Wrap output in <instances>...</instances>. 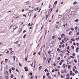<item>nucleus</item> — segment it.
I'll use <instances>...</instances> for the list:
<instances>
[{
	"instance_id": "1",
	"label": "nucleus",
	"mask_w": 79,
	"mask_h": 79,
	"mask_svg": "<svg viewBox=\"0 0 79 79\" xmlns=\"http://www.w3.org/2000/svg\"><path fill=\"white\" fill-rule=\"evenodd\" d=\"M71 14L69 15H67L66 18L67 19H69L71 18Z\"/></svg>"
},
{
	"instance_id": "2",
	"label": "nucleus",
	"mask_w": 79,
	"mask_h": 79,
	"mask_svg": "<svg viewBox=\"0 0 79 79\" xmlns=\"http://www.w3.org/2000/svg\"><path fill=\"white\" fill-rule=\"evenodd\" d=\"M29 12L28 13V15L29 16H30L31 15V12H32L33 11V10H29Z\"/></svg>"
},
{
	"instance_id": "3",
	"label": "nucleus",
	"mask_w": 79,
	"mask_h": 79,
	"mask_svg": "<svg viewBox=\"0 0 79 79\" xmlns=\"http://www.w3.org/2000/svg\"><path fill=\"white\" fill-rule=\"evenodd\" d=\"M18 27L16 25H15L13 26V29L15 30Z\"/></svg>"
},
{
	"instance_id": "4",
	"label": "nucleus",
	"mask_w": 79,
	"mask_h": 79,
	"mask_svg": "<svg viewBox=\"0 0 79 79\" xmlns=\"http://www.w3.org/2000/svg\"><path fill=\"white\" fill-rule=\"evenodd\" d=\"M19 41H17V42H14V44H18L19 47H20V45H21L20 44H18V43L19 42Z\"/></svg>"
},
{
	"instance_id": "5",
	"label": "nucleus",
	"mask_w": 79,
	"mask_h": 79,
	"mask_svg": "<svg viewBox=\"0 0 79 79\" xmlns=\"http://www.w3.org/2000/svg\"><path fill=\"white\" fill-rule=\"evenodd\" d=\"M50 56L52 58H53V57H54V54H53V53L51 54Z\"/></svg>"
},
{
	"instance_id": "6",
	"label": "nucleus",
	"mask_w": 79,
	"mask_h": 79,
	"mask_svg": "<svg viewBox=\"0 0 79 79\" xmlns=\"http://www.w3.org/2000/svg\"><path fill=\"white\" fill-rule=\"evenodd\" d=\"M24 68L25 69V71H28V69H27V67H24Z\"/></svg>"
},
{
	"instance_id": "7",
	"label": "nucleus",
	"mask_w": 79,
	"mask_h": 79,
	"mask_svg": "<svg viewBox=\"0 0 79 79\" xmlns=\"http://www.w3.org/2000/svg\"><path fill=\"white\" fill-rule=\"evenodd\" d=\"M25 5H28L29 3V2H25Z\"/></svg>"
},
{
	"instance_id": "8",
	"label": "nucleus",
	"mask_w": 79,
	"mask_h": 79,
	"mask_svg": "<svg viewBox=\"0 0 79 79\" xmlns=\"http://www.w3.org/2000/svg\"><path fill=\"white\" fill-rule=\"evenodd\" d=\"M78 50H79V48H77L76 49V52H78Z\"/></svg>"
},
{
	"instance_id": "9",
	"label": "nucleus",
	"mask_w": 79,
	"mask_h": 79,
	"mask_svg": "<svg viewBox=\"0 0 79 79\" xmlns=\"http://www.w3.org/2000/svg\"><path fill=\"white\" fill-rule=\"evenodd\" d=\"M64 35H65L64 34H62L61 35V37H62V38H63V37H64Z\"/></svg>"
},
{
	"instance_id": "10",
	"label": "nucleus",
	"mask_w": 79,
	"mask_h": 79,
	"mask_svg": "<svg viewBox=\"0 0 79 79\" xmlns=\"http://www.w3.org/2000/svg\"><path fill=\"white\" fill-rule=\"evenodd\" d=\"M61 52V53H65L66 52V50L62 51Z\"/></svg>"
},
{
	"instance_id": "11",
	"label": "nucleus",
	"mask_w": 79,
	"mask_h": 79,
	"mask_svg": "<svg viewBox=\"0 0 79 79\" xmlns=\"http://www.w3.org/2000/svg\"><path fill=\"white\" fill-rule=\"evenodd\" d=\"M61 73L62 74H63V73H64V70H62L61 71Z\"/></svg>"
},
{
	"instance_id": "12",
	"label": "nucleus",
	"mask_w": 79,
	"mask_h": 79,
	"mask_svg": "<svg viewBox=\"0 0 79 79\" xmlns=\"http://www.w3.org/2000/svg\"><path fill=\"white\" fill-rule=\"evenodd\" d=\"M9 72L10 74H11V69H9Z\"/></svg>"
},
{
	"instance_id": "13",
	"label": "nucleus",
	"mask_w": 79,
	"mask_h": 79,
	"mask_svg": "<svg viewBox=\"0 0 79 79\" xmlns=\"http://www.w3.org/2000/svg\"><path fill=\"white\" fill-rule=\"evenodd\" d=\"M72 74H73V72H72L71 71H70V74L71 75H72Z\"/></svg>"
},
{
	"instance_id": "14",
	"label": "nucleus",
	"mask_w": 79,
	"mask_h": 79,
	"mask_svg": "<svg viewBox=\"0 0 79 79\" xmlns=\"http://www.w3.org/2000/svg\"><path fill=\"white\" fill-rule=\"evenodd\" d=\"M71 48H72V49H73V50H74V47L73 46V45H72L71 46Z\"/></svg>"
},
{
	"instance_id": "15",
	"label": "nucleus",
	"mask_w": 79,
	"mask_h": 79,
	"mask_svg": "<svg viewBox=\"0 0 79 79\" xmlns=\"http://www.w3.org/2000/svg\"><path fill=\"white\" fill-rule=\"evenodd\" d=\"M27 35L26 34H25L23 36V38H26V36H27Z\"/></svg>"
},
{
	"instance_id": "16",
	"label": "nucleus",
	"mask_w": 79,
	"mask_h": 79,
	"mask_svg": "<svg viewBox=\"0 0 79 79\" xmlns=\"http://www.w3.org/2000/svg\"><path fill=\"white\" fill-rule=\"evenodd\" d=\"M64 40L65 41V42H66V38L64 37Z\"/></svg>"
},
{
	"instance_id": "17",
	"label": "nucleus",
	"mask_w": 79,
	"mask_h": 79,
	"mask_svg": "<svg viewBox=\"0 0 79 79\" xmlns=\"http://www.w3.org/2000/svg\"><path fill=\"white\" fill-rule=\"evenodd\" d=\"M71 40L72 41H73V42H74V41H75V40L73 38L71 39Z\"/></svg>"
},
{
	"instance_id": "18",
	"label": "nucleus",
	"mask_w": 79,
	"mask_h": 79,
	"mask_svg": "<svg viewBox=\"0 0 79 79\" xmlns=\"http://www.w3.org/2000/svg\"><path fill=\"white\" fill-rule=\"evenodd\" d=\"M50 10H51L50 13H51V12H52V10H53V8H50Z\"/></svg>"
},
{
	"instance_id": "19",
	"label": "nucleus",
	"mask_w": 79,
	"mask_h": 79,
	"mask_svg": "<svg viewBox=\"0 0 79 79\" xmlns=\"http://www.w3.org/2000/svg\"><path fill=\"white\" fill-rule=\"evenodd\" d=\"M40 0H37L36 2L37 3H39V2H40Z\"/></svg>"
},
{
	"instance_id": "20",
	"label": "nucleus",
	"mask_w": 79,
	"mask_h": 79,
	"mask_svg": "<svg viewBox=\"0 0 79 79\" xmlns=\"http://www.w3.org/2000/svg\"><path fill=\"white\" fill-rule=\"evenodd\" d=\"M71 33H72V31H70L69 33V35H71Z\"/></svg>"
},
{
	"instance_id": "21",
	"label": "nucleus",
	"mask_w": 79,
	"mask_h": 79,
	"mask_svg": "<svg viewBox=\"0 0 79 79\" xmlns=\"http://www.w3.org/2000/svg\"><path fill=\"white\" fill-rule=\"evenodd\" d=\"M57 51H58V52H60V49H59V48H58L57 49Z\"/></svg>"
},
{
	"instance_id": "22",
	"label": "nucleus",
	"mask_w": 79,
	"mask_h": 79,
	"mask_svg": "<svg viewBox=\"0 0 79 79\" xmlns=\"http://www.w3.org/2000/svg\"><path fill=\"white\" fill-rule=\"evenodd\" d=\"M76 45H77V47H79V43H77Z\"/></svg>"
},
{
	"instance_id": "23",
	"label": "nucleus",
	"mask_w": 79,
	"mask_h": 79,
	"mask_svg": "<svg viewBox=\"0 0 79 79\" xmlns=\"http://www.w3.org/2000/svg\"><path fill=\"white\" fill-rule=\"evenodd\" d=\"M75 22H77L78 21H79V20L78 19H76L75 20Z\"/></svg>"
},
{
	"instance_id": "24",
	"label": "nucleus",
	"mask_w": 79,
	"mask_h": 79,
	"mask_svg": "<svg viewBox=\"0 0 79 79\" xmlns=\"http://www.w3.org/2000/svg\"><path fill=\"white\" fill-rule=\"evenodd\" d=\"M42 66H40L39 67V69L40 70L41 69H42Z\"/></svg>"
},
{
	"instance_id": "25",
	"label": "nucleus",
	"mask_w": 79,
	"mask_h": 79,
	"mask_svg": "<svg viewBox=\"0 0 79 79\" xmlns=\"http://www.w3.org/2000/svg\"><path fill=\"white\" fill-rule=\"evenodd\" d=\"M77 4V2H75L73 3V5H76V4Z\"/></svg>"
},
{
	"instance_id": "26",
	"label": "nucleus",
	"mask_w": 79,
	"mask_h": 79,
	"mask_svg": "<svg viewBox=\"0 0 79 79\" xmlns=\"http://www.w3.org/2000/svg\"><path fill=\"white\" fill-rule=\"evenodd\" d=\"M11 69H12V70H13V71H14V70H15V68L14 67H12L11 68Z\"/></svg>"
},
{
	"instance_id": "27",
	"label": "nucleus",
	"mask_w": 79,
	"mask_h": 79,
	"mask_svg": "<svg viewBox=\"0 0 79 79\" xmlns=\"http://www.w3.org/2000/svg\"><path fill=\"white\" fill-rule=\"evenodd\" d=\"M13 58L14 60H15V59L16 58V56H13Z\"/></svg>"
},
{
	"instance_id": "28",
	"label": "nucleus",
	"mask_w": 79,
	"mask_h": 79,
	"mask_svg": "<svg viewBox=\"0 0 79 79\" xmlns=\"http://www.w3.org/2000/svg\"><path fill=\"white\" fill-rule=\"evenodd\" d=\"M10 77L11 78H13V77H14V76H13V75H11L10 76Z\"/></svg>"
},
{
	"instance_id": "29",
	"label": "nucleus",
	"mask_w": 79,
	"mask_h": 79,
	"mask_svg": "<svg viewBox=\"0 0 79 79\" xmlns=\"http://www.w3.org/2000/svg\"><path fill=\"white\" fill-rule=\"evenodd\" d=\"M49 75H50V73H47V76H49Z\"/></svg>"
},
{
	"instance_id": "30",
	"label": "nucleus",
	"mask_w": 79,
	"mask_h": 79,
	"mask_svg": "<svg viewBox=\"0 0 79 79\" xmlns=\"http://www.w3.org/2000/svg\"><path fill=\"white\" fill-rule=\"evenodd\" d=\"M71 68V65H69L68 66V69H69Z\"/></svg>"
},
{
	"instance_id": "31",
	"label": "nucleus",
	"mask_w": 79,
	"mask_h": 79,
	"mask_svg": "<svg viewBox=\"0 0 79 79\" xmlns=\"http://www.w3.org/2000/svg\"><path fill=\"white\" fill-rule=\"evenodd\" d=\"M29 75H30V76H32V73H29Z\"/></svg>"
},
{
	"instance_id": "32",
	"label": "nucleus",
	"mask_w": 79,
	"mask_h": 79,
	"mask_svg": "<svg viewBox=\"0 0 79 79\" xmlns=\"http://www.w3.org/2000/svg\"><path fill=\"white\" fill-rule=\"evenodd\" d=\"M70 29L72 30V31H74V28L73 27L71 28Z\"/></svg>"
},
{
	"instance_id": "33",
	"label": "nucleus",
	"mask_w": 79,
	"mask_h": 79,
	"mask_svg": "<svg viewBox=\"0 0 79 79\" xmlns=\"http://www.w3.org/2000/svg\"><path fill=\"white\" fill-rule=\"evenodd\" d=\"M69 46H68L67 48V50H69Z\"/></svg>"
},
{
	"instance_id": "34",
	"label": "nucleus",
	"mask_w": 79,
	"mask_h": 79,
	"mask_svg": "<svg viewBox=\"0 0 79 79\" xmlns=\"http://www.w3.org/2000/svg\"><path fill=\"white\" fill-rule=\"evenodd\" d=\"M57 3V1H56L55 2H54V5H56V4Z\"/></svg>"
},
{
	"instance_id": "35",
	"label": "nucleus",
	"mask_w": 79,
	"mask_h": 79,
	"mask_svg": "<svg viewBox=\"0 0 79 79\" xmlns=\"http://www.w3.org/2000/svg\"><path fill=\"white\" fill-rule=\"evenodd\" d=\"M73 45H74L75 46H76V43H75V42H74L73 43Z\"/></svg>"
},
{
	"instance_id": "36",
	"label": "nucleus",
	"mask_w": 79,
	"mask_h": 79,
	"mask_svg": "<svg viewBox=\"0 0 79 79\" xmlns=\"http://www.w3.org/2000/svg\"><path fill=\"white\" fill-rule=\"evenodd\" d=\"M60 60V57H59L57 58V60Z\"/></svg>"
},
{
	"instance_id": "37",
	"label": "nucleus",
	"mask_w": 79,
	"mask_h": 79,
	"mask_svg": "<svg viewBox=\"0 0 79 79\" xmlns=\"http://www.w3.org/2000/svg\"><path fill=\"white\" fill-rule=\"evenodd\" d=\"M72 55L73 56H75V53H73L72 54Z\"/></svg>"
},
{
	"instance_id": "38",
	"label": "nucleus",
	"mask_w": 79,
	"mask_h": 79,
	"mask_svg": "<svg viewBox=\"0 0 79 79\" xmlns=\"http://www.w3.org/2000/svg\"><path fill=\"white\" fill-rule=\"evenodd\" d=\"M62 47L63 48H64V44H63Z\"/></svg>"
},
{
	"instance_id": "39",
	"label": "nucleus",
	"mask_w": 79,
	"mask_h": 79,
	"mask_svg": "<svg viewBox=\"0 0 79 79\" xmlns=\"http://www.w3.org/2000/svg\"><path fill=\"white\" fill-rule=\"evenodd\" d=\"M10 50V51H12L13 50V49H12V48H11L9 49Z\"/></svg>"
},
{
	"instance_id": "40",
	"label": "nucleus",
	"mask_w": 79,
	"mask_h": 79,
	"mask_svg": "<svg viewBox=\"0 0 79 79\" xmlns=\"http://www.w3.org/2000/svg\"><path fill=\"white\" fill-rule=\"evenodd\" d=\"M75 30H77V27H76L75 28Z\"/></svg>"
},
{
	"instance_id": "41",
	"label": "nucleus",
	"mask_w": 79,
	"mask_h": 79,
	"mask_svg": "<svg viewBox=\"0 0 79 79\" xmlns=\"http://www.w3.org/2000/svg\"><path fill=\"white\" fill-rule=\"evenodd\" d=\"M74 62H75V63H77V60H74Z\"/></svg>"
},
{
	"instance_id": "42",
	"label": "nucleus",
	"mask_w": 79,
	"mask_h": 79,
	"mask_svg": "<svg viewBox=\"0 0 79 79\" xmlns=\"http://www.w3.org/2000/svg\"><path fill=\"white\" fill-rule=\"evenodd\" d=\"M36 16H37V15L35 14V15H34V18H35V17H36Z\"/></svg>"
},
{
	"instance_id": "43",
	"label": "nucleus",
	"mask_w": 79,
	"mask_h": 79,
	"mask_svg": "<svg viewBox=\"0 0 79 79\" xmlns=\"http://www.w3.org/2000/svg\"><path fill=\"white\" fill-rule=\"evenodd\" d=\"M58 39L59 40H61V38L60 37H59Z\"/></svg>"
},
{
	"instance_id": "44",
	"label": "nucleus",
	"mask_w": 79,
	"mask_h": 79,
	"mask_svg": "<svg viewBox=\"0 0 79 79\" xmlns=\"http://www.w3.org/2000/svg\"><path fill=\"white\" fill-rule=\"evenodd\" d=\"M66 52H68V53H70V52L68 50H67Z\"/></svg>"
},
{
	"instance_id": "45",
	"label": "nucleus",
	"mask_w": 79,
	"mask_h": 79,
	"mask_svg": "<svg viewBox=\"0 0 79 79\" xmlns=\"http://www.w3.org/2000/svg\"><path fill=\"white\" fill-rule=\"evenodd\" d=\"M75 73H78V71H77V70H76L75 71Z\"/></svg>"
},
{
	"instance_id": "46",
	"label": "nucleus",
	"mask_w": 79,
	"mask_h": 79,
	"mask_svg": "<svg viewBox=\"0 0 79 79\" xmlns=\"http://www.w3.org/2000/svg\"><path fill=\"white\" fill-rule=\"evenodd\" d=\"M51 52V51H49V52H48V53L49 55H50V54Z\"/></svg>"
},
{
	"instance_id": "47",
	"label": "nucleus",
	"mask_w": 79,
	"mask_h": 79,
	"mask_svg": "<svg viewBox=\"0 0 79 79\" xmlns=\"http://www.w3.org/2000/svg\"><path fill=\"white\" fill-rule=\"evenodd\" d=\"M52 73H54V72H55V69H53L52 70Z\"/></svg>"
},
{
	"instance_id": "48",
	"label": "nucleus",
	"mask_w": 79,
	"mask_h": 79,
	"mask_svg": "<svg viewBox=\"0 0 79 79\" xmlns=\"http://www.w3.org/2000/svg\"><path fill=\"white\" fill-rule=\"evenodd\" d=\"M33 63H34V62H32V63L31 64V66H33Z\"/></svg>"
},
{
	"instance_id": "49",
	"label": "nucleus",
	"mask_w": 79,
	"mask_h": 79,
	"mask_svg": "<svg viewBox=\"0 0 79 79\" xmlns=\"http://www.w3.org/2000/svg\"><path fill=\"white\" fill-rule=\"evenodd\" d=\"M54 76L55 77H56V75L55 74H54Z\"/></svg>"
},
{
	"instance_id": "50",
	"label": "nucleus",
	"mask_w": 79,
	"mask_h": 79,
	"mask_svg": "<svg viewBox=\"0 0 79 79\" xmlns=\"http://www.w3.org/2000/svg\"><path fill=\"white\" fill-rule=\"evenodd\" d=\"M48 63H50V60L48 59Z\"/></svg>"
},
{
	"instance_id": "51",
	"label": "nucleus",
	"mask_w": 79,
	"mask_h": 79,
	"mask_svg": "<svg viewBox=\"0 0 79 79\" xmlns=\"http://www.w3.org/2000/svg\"><path fill=\"white\" fill-rule=\"evenodd\" d=\"M40 53H41L40 52H39V53H38V54L39 55H40Z\"/></svg>"
},
{
	"instance_id": "52",
	"label": "nucleus",
	"mask_w": 79,
	"mask_h": 79,
	"mask_svg": "<svg viewBox=\"0 0 79 79\" xmlns=\"http://www.w3.org/2000/svg\"><path fill=\"white\" fill-rule=\"evenodd\" d=\"M62 64V62H60L59 64H60V65H61Z\"/></svg>"
},
{
	"instance_id": "53",
	"label": "nucleus",
	"mask_w": 79,
	"mask_h": 79,
	"mask_svg": "<svg viewBox=\"0 0 79 79\" xmlns=\"http://www.w3.org/2000/svg\"><path fill=\"white\" fill-rule=\"evenodd\" d=\"M58 74L59 75H60V72H58Z\"/></svg>"
},
{
	"instance_id": "54",
	"label": "nucleus",
	"mask_w": 79,
	"mask_h": 79,
	"mask_svg": "<svg viewBox=\"0 0 79 79\" xmlns=\"http://www.w3.org/2000/svg\"><path fill=\"white\" fill-rule=\"evenodd\" d=\"M59 18H61V15H59Z\"/></svg>"
},
{
	"instance_id": "55",
	"label": "nucleus",
	"mask_w": 79,
	"mask_h": 79,
	"mask_svg": "<svg viewBox=\"0 0 79 79\" xmlns=\"http://www.w3.org/2000/svg\"><path fill=\"white\" fill-rule=\"evenodd\" d=\"M48 79H51V77H50V76H49L48 77Z\"/></svg>"
},
{
	"instance_id": "56",
	"label": "nucleus",
	"mask_w": 79,
	"mask_h": 79,
	"mask_svg": "<svg viewBox=\"0 0 79 79\" xmlns=\"http://www.w3.org/2000/svg\"><path fill=\"white\" fill-rule=\"evenodd\" d=\"M64 61V60H61V62H61V63H62V62H63Z\"/></svg>"
},
{
	"instance_id": "57",
	"label": "nucleus",
	"mask_w": 79,
	"mask_h": 79,
	"mask_svg": "<svg viewBox=\"0 0 79 79\" xmlns=\"http://www.w3.org/2000/svg\"><path fill=\"white\" fill-rule=\"evenodd\" d=\"M36 10H39V7H37L36 8Z\"/></svg>"
},
{
	"instance_id": "58",
	"label": "nucleus",
	"mask_w": 79,
	"mask_h": 79,
	"mask_svg": "<svg viewBox=\"0 0 79 79\" xmlns=\"http://www.w3.org/2000/svg\"><path fill=\"white\" fill-rule=\"evenodd\" d=\"M47 30H46V31H45V35H46L47 34Z\"/></svg>"
},
{
	"instance_id": "59",
	"label": "nucleus",
	"mask_w": 79,
	"mask_h": 79,
	"mask_svg": "<svg viewBox=\"0 0 79 79\" xmlns=\"http://www.w3.org/2000/svg\"><path fill=\"white\" fill-rule=\"evenodd\" d=\"M23 16L24 17H25V18H26V15H23Z\"/></svg>"
},
{
	"instance_id": "60",
	"label": "nucleus",
	"mask_w": 79,
	"mask_h": 79,
	"mask_svg": "<svg viewBox=\"0 0 79 79\" xmlns=\"http://www.w3.org/2000/svg\"><path fill=\"white\" fill-rule=\"evenodd\" d=\"M67 76H68V77H69V74H67Z\"/></svg>"
},
{
	"instance_id": "61",
	"label": "nucleus",
	"mask_w": 79,
	"mask_h": 79,
	"mask_svg": "<svg viewBox=\"0 0 79 79\" xmlns=\"http://www.w3.org/2000/svg\"><path fill=\"white\" fill-rule=\"evenodd\" d=\"M9 52H9V51L7 50L6 53H9Z\"/></svg>"
},
{
	"instance_id": "62",
	"label": "nucleus",
	"mask_w": 79,
	"mask_h": 79,
	"mask_svg": "<svg viewBox=\"0 0 79 79\" xmlns=\"http://www.w3.org/2000/svg\"><path fill=\"white\" fill-rule=\"evenodd\" d=\"M26 32V31L25 30H24V31H23V33H24V32Z\"/></svg>"
},
{
	"instance_id": "63",
	"label": "nucleus",
	"mask_w": 79,
	"mask_h": 79,
	"mask_svg": "<svg viewBox=\"0 0 79 79\" xmlns=\"http://www.w3.org/2000/svg\"><path fill=\"white\" fill-rule=\"evenodd\" d=\"M66 79H69V77H68Z\"/></svg>"
},
{
	"instance_id": "64",
	"label": "nucleus",
	"mask_w": 79,
	"mask_h": 79,
	"mask_svg": "<svg viewBox=\"0 0 79 79\" xmlns=\"http://www.w3.org/2000/svg\"><path fill=\"white\" fill-rule=\"evenodd\" d=\"M77 35H79V32H77Z\"/></svg>"
}]
</instances>
